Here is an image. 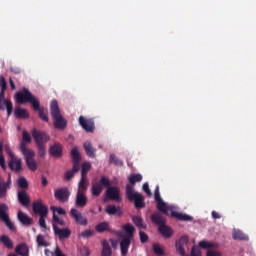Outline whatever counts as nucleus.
Returning a JSON list of instances; mask_svg holds the SVG:
<instances>
[{
    "label": "nucleus",
    "instance_id": "nucleus-1",
    "mask_svg": "<svg viewBox=\"0 0 256 256\" xmlns=\"http://www.w3.org/2000/svg\"><path fill=\"white\" fill-rule=\"evenodd\" d=\"M143 177L139 173L130 175L128 178L130 185H126V197L128 201H134V206L136 209H143L145 207V197H143L142 193H138L135 191L133 185L135 183H140Z\"/></svg>",
    "mask_w": 256,
    "mask_h": 256
},
{
    "label": "nucleus",
    "instance_id": "nucleus-2",
    "mask_svg": "<svg viewBox=\"0 0 256 256\" xmlns=\"http://www.w3.org/2000/svg\"><path fill=\"white\" fill-rule=\"evenodd\" d=\"M154 199L157 202V209L164 213V215H171L178 219L179 221H193V217L191 215H187L186 213H179V211H174L165 201H163L160 194V187L157 185L154 191Z\"/></svg>",
    "mask_w": 256,
    "mask_h": 256
},
{
    "label": "nucleus",
    "instance_id": "nucleus-3",
    "mask_svg": "<svg viewBox=\"0 0 256 256\" xmlns=\"http://www.w3.org/2000/svg\"><path fill=\"white\" fill-rule=\"evenodd\" d=\"M124 233H118V237H120V253L122 256H126L129 247L134 239L135 227L131 223H126V225L122 226Z\"/></svg>",
    "mask_w": 256,
    "mask_h": 256
},
{
    "label": "nucleus",
    "instance_id": "nucleus-4",
    "mask_svg": "<svg viewBox=\"0 0 256 256\" xmlns=\"http://www.w3.org/2000/svg\"><path fill=\"white\" fill-rule=\"evenodd\" d=\"M151 221L155 225H158V231L163 237H165L166 239H170L173 236V229L166 225V219L165 217H162L160 213H154L153 215H151Z\"/></svg>",
    "mask_w": 256,
    "mask_h": 256
},
{
    "label": "nucleus",
    "instance_id": "nucleus-5",
    "mask_svg": "<svg viewBox=\"0 0 256 256\" xmlns=\"http://www.w3.org/2000/svg\"><path fill=\"white\" fill-rule=\"evenodd\" d=\"M50 112H51V117L54 120L55 129H66L68 123L61 114L58 101L56 100L51 101Z\"/></svg>",
    "mask_w": 256,
    "mask_h": 256
},
{
    "label": "nucleus",
    "instance_id": "nucleus-6",
    "mask_svg": "<svg viewBox=\"0 0 256 256\" xmlns=\"http://www.w3.org/2000/svg\"><path fill=\"white\" fill-rule=\"evenodd\" d=\"M101 183L104 187H106L107 199H110L111 201H116L117 203H120L122 201L119 187H111V181L108 177H101Z\"/></svg>",
    "mask_w": 256,
    "mask_h": 256
},
{
    "label": "nucleus",
    "instance_id": "nucleus-7",
    "mask_svg": "<svg viewBox=\"0 0 256 256\" xmlns=\"http://www.w3.org/2000/svg\"><path fill=\"white\" fill-rule=\"evenodd\" d=\"M17 103L23 105L24 103H31L34 109H39V101L33 97L32 93L28 89H23L15 95Z\"/></svg>",
    "mask_w": 256,
    "mask_h": 256
},
{
    "label": "nucleus",
    "instance_id": "nucleus-8",
    "mask_svg": "<svg viewBox=\"0 0 256 256\" xmlns=\"http://www.w3.org/2000/svg\"><path fill=\"white\" fill-rule=\"evenodd\" d=\"M20 152L25 157V163L30 171H37L38 165L34 159L35 153L32 149H28L26 145H20Z\"/></svg>",
    "mask_w": 256,
    "mask_h": 256
},
{
    "label": "nucleus",
    "instance_id": "nucleus-9",
    "mask_svg": "<svg viewBox=\"0 0 256 256\" xmlns=\"http://www.w3.org/2000/svg\"><path fill=\"white\" fill-rule=\"evenodd\" d=\"M0 221H2L10 231H15L16 227L9 216V205H7V203H0Z\"/></svg>",
    "mask_w": 256,
    "mask_h": 256
},
{
    "label": "nucleus",
    "instance_id": "nucleus-10",
    "mask_svg": "<svg viewBox=\"0 0 256 256\" xmlns=\"http://www.w3.org/2000/svg\"><path fill=\"white\" fill-rule=\"evenodd\" d=\"M32 137L35 141L36 146L44 145L50 141V137L45 131H38L37 129H33Z\"/></svg>",
    "mask_w": 256,
    "mask_h": 256
},
{
    "label": "nucleus",
    "instance_id": "nucleus-11",
    "mask_svg": "<svg viewBox=\"0 0 256 256\" xmlns=\"http://www.w3.org/2000/svg\"><path fill=\"white\" fill-rule=\"evenodd\" d=\"M70 195L71 193L68 187H60L54 192L55 199H57V201H60L61 203H67L69 201Z\"/></svg>",
    "mask_w": 256,
    "mask_h": 256
},
{
    "label": "nucleus",
    "instance_id": "nucleus-12",
    "mask_svg": "<svg viewBox=\"0 0 256 256\" xmlns=\"http://www.w3.org/2000/svg\"><path fill=\"white\" fill-rule=\"evenodd\" d=\"M9 155L11 157V160L8 163L9 168L11 171H14V173H21V171H23L21 159H15V155L12 151H9Z\"/></svg>",
    "mask_w": 256,
    "mask_h": 256
},
{
    "label": "nucleus",
    "instance_id": "nucleus-13",
    "mask_svg": "<svg viewBox=\"0 0 256 256\" xmlns=\"http://www.w3.org/2000/svg\"><path fill=\"white\" fill-rule=\"evenodd\" d=\"M79 124L87 133H94L96 129L94 119H86L85 117L81 116L79 117Z\"/></svg>",
    "mask_w": 256,
    "mask_h": 256
},
{
    "label": "nucleus",
    "instance_id": "nucleus-14",
    "mask_svg": "<svg viewBox=\"0 0 256 256\" xmlns=\"http://www.w3.org/2000/svg\"><path fill=\"white\" fill-rule=\"evenodd\" d=\"M70 215L71 217H73V219H75L77 225H82L83 227H86L88 225L87 217H85L83 213L78 211V209H71Z\"/></svg>",
    "mask_w": 256,
    "mask_h": 256
},
{
    "label": "nucleus",
    "instance_id": "nucleus-15",
    "mask_svg": "<svg viewBox=\"0 0 256 256\" xmlns=\"http://www.w3.org/2000/svg\"><path fill=\"white\" fill-rule=\"evenodd\" d=\"M71 155H72V164H73V169L75 174V173H78V171H80V163L82 160L78 147H73L71 151Z\"/></svg>",
    "mask_w": 256,
    "mask_h": 256
},
{
    "label": "nucleus",
    "instance_id": "nucleus-16",
    "mask_svg": "<svg viewBox=\"0 0 256 256\" xmlns=\"http://www.w3.org/2000/svg\"><path fill=\"white\" fill-rule=\"evenodd\" d=\"M88 203L87 195L81 191L80 184L78 185V191L75 199V207L84 209Z\"/></svg>",
    "mask_w": 256,
    "mask_h": 256
},
{
    "label": "nucleus",
    "instance_id": "nucleus-17",
    "mask_svg": "<svg viewBox=\"0 0 256 256\" xmlns=\"http://www.w3.org/2000/svg\"><path fill=\"white\" fill-rule=\"evenodd\" d=\"M188 243H189V237H187V236L180 237V239H178V241H176L175 247L181 256L186 255L185 245H188Z\"/></svg>",
    "mask_w": 256,
    "mask_h": 256
},
{
    "label": "nucleus",
    "instance_id": "nucleus-18",
    "mask_svg": "<svg viewBox=\"0 0 256 256\" xmlns=\"http://www.w3.org/2000/svg\"><path fill=\"white\" fill-rule=\"evenodd\" d=\"M17 218L18 221H20V223L24 225V227H30L31 225H33L32 217H29V215H27V213H24L23 211H18Z\"/></svg>",
    "mask_w": 256,
    "mask_h": 256
},
{
    "label": "nucleus",
    "instance_id": "nucleus-19",
    "mask_svg": "<svg viewBox=\"0 0 256 256\" xmlns=\"http://www.w3.org/2000/svg\"><path fill=\"white\" fill-rule=\"evenodd\" d=\"M49 154L52 157H57L60 158L63 156V147L61 143H54L53 145L50 146L49 148Z\"/></svg>",
    "mask_w": 256,
    "mask_h": 256
},
{
    "label": "nucleus",
    "instance_id": "nucleus-20",
    "mask_svg": "<svg viewBox=\"0 0 256 256\" xmlns=\"http://www.w3.org/2000/svg\"><path fill=\"white\" fill-rule=\"evenodd\" d=\"M55 235H58L59 239H69L71 231L69 228L60 229L57 225H53Z\"/></svg>",
    "mask_w": 256,
    "mask_h": 256
},
{
    "label": "nucleus",
    "instance_id": "nucleus-21",
    "mask_svg": "<svg viewBox=\"0 0 256 256\" xmlns=\"http://www.w3.org/2000/svg\"><path fill=\"white\" fill-rule=\"evenodd\" d=\"M11 187V178L5 183V181H0V199H5L7 193Z\"/></svg>",
    "mask_w": 256,
    "mask_h": 256
},
{
    "label": "nucleus",
    "instance_id": "nucleus-22",
    "mask_svg": "<svg viewBox=\"0 0 256 256\" xmlns=\"http://www.w3.org/2000/svg\"><path fill=\"white\" fill-rule=\"evenodd\" d=\"M18 201L23 207H28V205H30V197L25 190L18 191Z\"/></svg>",
    "mask_w": 256,
    "mask_h": 256
},
{
    "label": "nucleus",
    "instance_id": "nucleus-23",
    "mask_svg": "<svg viewBox=\"0 0 256 256\" xmlns=\"http://www.w3.org/2000/svg\"><path fill=\"white\" fill-rule=\"evenodd\" d=\"M102 178L100 179V181L98 183H93L92 187H91V193L93 197H99V195H101L102 191H103V183H101Z\"/></svg>",
    "mask_w": 256,
    "mask_h": 256
},
{
    "label": "nucleus",
    "instance_id": "nucleus-24",
    "mask_svg": "<svg viewBox=\"0 0 256 256\" xmlns=\"http://www.w3.org/2000/svg\"><path fill=\"white\" fill-rule=\"evenodd\" d=\"M15 255L29 256V247L26 243H20L15 248Z\"/></svg>",
    "mask_w": 256,
    "mask_h": 256
},
{
    "label": "nucleus",
    "instance_id": "nucleus-25",
    "mask_svg": "<svg viewBox=\"0 0 256 256\" xmlns=\"http://www.w3.org/2000/svg\"><path fill=\"white\" fill-rule=\"evenodd\" d=\"M84 149L85 153L88 157L91 159H94L96 157V149L93 147L92 143L90 141H86L84 143Z\"/></svg>",
    "mask_w": 256,
    "mask_h": 256
},
{
    "label": "nucleus",
    "instance_id": "nucleus-26",
    "mask_svg": "<svg viewBox=\"0 0 256 256\" xmlns=\"http://www.w3.org/2000/svg\"><path fill=\"white\" fill-rule=\"evenodd\" d=\"M232 237H233V239L238 240V241H249L248 235L243 233V231H241L240 229H234V231L232 233Z\"/></svg>",
    "mask_w": 256,
    "mask_h": 256
},
{
    "label": "nucleus",
    "instance_id": "nucleus-27",
    "mask_svg": "<svg viewBox=\"0 0 256 256\" xmlns=\"http://www.w3.org/2000/svg\"><path fill=\"white\" fill-rule=\"evenodd\" d=\"M79 187L83 195H86V191L88 190V187H89V181L86 180L83 170H81V179L79 181Z\"/></svg>",
    "mask_w": 256,
    "mask_h": 256
},
{
    "label": "nucleus",
    "instance_id": "nucleus-28",
    "mask_svg": "<svg viewBox=\"0 0 256 256\" xmlns=\"http://www.w3.org/2000/svg\"><path fill=\"white\" fill-rule=\"evenodd\" d=\"M33 207V212L36 215H39L40 217H42V214L44 212L45 209V205H43L42 201H35L32 205Z\"/></svg>",
    "mask_w": 256,
    "mask_h": 256
},
{
    "label": "nucleus",
    "instance_id": "nucleus-29",
    "mask_svg": "<svg viewBox=\"0 0 256 256\" xmlns=\"http://www.w3.org/2000/svg\"><path fill=\"white\" fill-rule=\"evenodd\" d=\"M15 117L18 119H29V113L26 109H22L21 107H17L14 111Z\"/></svg>",
    "mask_w": 256,
    "mask_h": 256
},
{
    "label": "nucleus",
    "instance_id": "nucleus-30",
    "mask_svg": "<svg viewBox=\"0 0 256 256\" xmlns=\"http://www.w3.org/2000/svg\"><path fill=\"white\" fill-rule=\"evenodd\" d=\"M106 213H108V215H123L121 207H116V205H108V207H106Z\"/></svg>",
    "mask_w": 256,
    "mask_h": 256
},
{
    "label": "nucleus",
    "instance_id": "nucleus-31",
    "mask_svg": "<svg viewBox=\"0 0 256 256\" xmlns=\"http://www.w3.org/2000/svg\"><path fill=\"white\" fill-rule=\"evenodd\" d=\"M49 209L48 207L45 205L44 209H43V213L41 215V217L39 218V226L42 229H48L47 225H46V217L48 215Z\"/></svg>",
    "mask_w": 256,
    "mask_h": 256
},
{
    "label": "nucleus",
    "instance_id": "nucleus-32",
    "mask_svg": "<svg viewBox=\"0 0 256 256\" xmlns=\"http://www.w3.org/2000/svg\"><path fill=\"white\" fill-rule=\"evenodd\" d=\"M0 242L7 247V249H13L14 243L8 235H1L0 236Z\"/></svg>",
    "mask_w": 256,
    "mask_h": 256
},
{
    "label": "nucleus",
    "instance_id": "nucleus-33",
    "mask_svg": "<svg viewBox=\"0 0 256 256\" xmlns=\"http://www.w3.org/2000/svg\"><path fill=\"white\" fill-rule=\"evenodd\" d=\"M102 256H112V248L107 240L102 241Z\"/></svg>",
    "mask_w": 256,
    "mask_h": 256
},
{
    "label": "nucleus",
    "instance_id": "nucleus-34",
    "mask_svg": "<svg viewBox=\"0 0 256 256\" xmlns=\"http://www.w3.org/2000/svg\"><path fill=\"white\" fill-rule=\"evenodd\" d=\"M95 229L98 233H104V231H110V224L107 221H103L102 223H98Z\"/></svg>",
    "mask_w": 256,
    "mask_h": 256
},
{
    "label": "nucleus",
    "instance_id": "nucleus-35",
    "mask_svg": "<svg viewBox=\"0 0 256 256\" xmlns=\"http://www.w3.org/2000/svg\"><path fill=\"white\" fill-rule=\"evenodd\" d=\"M132 222L140 229H147V225H145L142 217H139V215L132 217Z\"/></svg>",
    "mask_w": 256,
    "mask_h": 256
},
{
    "label": "nucleus",
    "instance_id": "nucleus-36",
    "mask_svg": "<svg viewBox=\"0 0 256 256\" xmlns=\"http://www.w3.org/2000/svg\"><path fill=\"white\" fill-rule=\"evenodd\" d=\"M39 103V101H38ZM35 111H39V117L40 119H42L43 121H45L46 123L49 122V116H48V111L47 109L44 108H40V103H39V109H35Z\"/></svg>",
    "mask_w": 256,
    "mask_h": 256
},
{
    "label": "nucleus",
    "instance_id": "nucleus-37",
    "mask_svg": "<svg viewBox=\"0 0 256 256\" xmlns=\"http://www.w3.org/2000/svg\"><path fill=\"white\" fill-rule=\"evenodd\" d=\"M91 167H92V165L89 161L84 162L83 165H82L81 170L83 172V175H84L86 181H89L88 172L91 171Z\"/></svg>",
    "mask_w": 256,
    "mask_h": 256
},
{
    "label": "nucleus",
    "instance_id": "nucleus-38",
    "mask_svg": "<svg viewBox=\"0 0 256 256\" xmlns=\"http://www.w3.org/2000/svg\"><path fill=\"white\" fill-rule=\"evenodd\" d=\"M17 183L20 189H22V191H25V189H28L29 187V183L27 179H25V177H19Z\"/></svg>",
    "mask_w": 256,
    "mask_h": 256
},
{
    "label": "nucleus",
    "instance_id": "nucleus-39",
    "mask_svg": "<svg viewBox=\"0 0 256 256\" xmlns=\"http://www.w3.org/2000/svg\"><path fill=\"white\" fill-rule=\"evenodd\" d=\"M32 139H31V135H29L28 131H23L22 133V143H20V145H25L26 147V143H31Z\"/></svg>",
    "mask_w": 256,
    "mask_h": 256
},
{
    "label": "nucleus",
    "instance_id": "nucleus-40",
    "mask_svg": "<svg viewBox=\"0 0 256 256\" xmlns=\"http://www.w3.org/2000/svg\"><path fill=\"white\" fill-rule=\"evenodd\" d=\"M37 244L39 247H48V243L45 241L44 235H37Z\"/></svg>",
    "mask_w": 256,
    "mask_h": 256
},
{
    "label": "nucleus",
    "instance_id": "nucleus-41",
    "mask_svg": "<svg viewBox=\"0 0 256 256\" xmlns=\"http://www.w3.org/2000/svg\"><path fill=\"white\" fill-rule=\"evenodd\" d=\"M110 163H114V165H117L120 167L123 165V161H121V159H118V157H116V155L114 154L110 155Z\"/></svg>",
    "mask_w": 256,
    "mask_h": 256
},
{
    "label": "nucleus",
    "instance_id": "nucleus-42",
    "mask_svg": "<svg viewBox=\"0 0 256 256\" xmlns=\"http://www.w3.org/2000/svg\"><path fill=\"white\" fill-rule=\"evenodd\" d=\"M153 252L155 253V255H164V251L159 243H154Z\"/></svg>",
    "mask_w": 256,
    "mask_h": 256
},
{
    "label": "nucleus",
    "instance_id": "nucleus-43",
    "mask_svg": "<svg viewBox=\"0 0 256 256\" xmlns=\"http://www.w3.org/2000/svg\"><path fill=\"white\" fill-rule=\"evenodd\" d=\"M37 151H38L39 157H45L46 153H47L45 144H43V145L39 144L37 146Z\"/></svg>",
    "mask_w": 256,
    "mask_h": 256
},
{
    "label": "nucleus",
    "instance_id": "nucleus-44",
    "mask_svg": "<svg viewBox=\"0 0 256 256\" xmlns=\"http://www.w3.org/2000/svg\"><path fill=\"white\" fill-rule=\"evenodd\" d=\"M61 225L64 226L65 225V221H63V219H60V217H58V215H56L55 211L53 212V225Z\"/></svg>",
    "mask_w": 256,
    "mask_h": 256
},
{
    "label": "nucleus",
    "instance_id": "nucleus-45",
    "mask_svg": "<svg viewBox=\"0 0 256 256\" xmlns=\"http://www.w3.org/2000/svg\"><path fill=\"white\" fill-rule=\"evenodd\" d=\"M94 231L92 229H85V231H82L81 237L84 239H89V237H93Z\"/></svg>",
    "mask_w": 256,
    "mask_h": 256
},
{
    "label": "nucleus",
    "instance_id": "nucleus-46",
    "mask_svg": "<svg viewBox=\"0 0 256 256\" xmlns=\"http://www.w3.org/2000/svg\"><path fill=\"white\" fill-rule=\"evenodd\" d=\"M199 247H201L202 249H211L212 247H214V245L210 241H200Z\"/></svg>",
    "mask_w": 256,
    "mask_h": 256
},
{
    "label": "nucleus",
    "instance_id": "nucleus-47",
    "mask_svg": "<svg viewBox=\"0 0 256 256\" xmlns=\"http://www.w3.org/2000/svg\"><path fill=\"white\" fill-rule=\"evenodd\" d=\"M139 235L141 243H147L149 241V235H147V233H145L144 231H140Z\"/></svg>",
    "mask_w": 256,
    "mask_h": 256
},
{
    "label": "nucleus",
    "instance_id": "nucleus-48",
    "mask_svg": "<svg viewBox=\"0 0 256 256\" xmlns=\"http://www.w3.org/2000/svg\"><path fill=\"white\" fill-rule=\"evenodd\" d=\"M74 175H75V172H74V167H73L71 171H66L65 179L67 181H71V179H73Z\"/></svg>",
    "mask_w": 256,
    "mask_h": 256
},
{
    "label": "nucleus",
    "instance_id": "nucleus-49",
    "mask_svg": "<svg viewBox=\"0 0 256 256\" xmlns=\"http://www.w3.org/2000/svg\"><path fill=\"white\" fill-rule=\"evenodd\" d=\"M0 167H2L4 171L7 169V165H6L5 157L3 153L0 154Z\"/></svg>",
    "mask_w": 256,
    "mask_h": 256
},
{
    "label": "nucleus",
    "instance_id": "nucleus-50",
    "mask_svg": "<svg viewBox=\"0 0 256 256\" xmlns=\"http://www.w3.org/2000/svg\"><path fill=\"white\" fill-rule=\"evenodd\" d=\"M191 255L192 256H202V253H201L200 249H197V247H192Z\"/></svg>",
    "mask_w": 256,
    "mask_h": 256
},
{
    "label": "nucleus",
    "instance_id": "nucleus-51",
    "mask_svg": "<svg viewBox=\"0 0 256 256\" xmlns=\"http://www.w3.org/2000/svg\"><path fill=\"white\" fill-rule=\"evenodd\" d=\"M10 71L15 75H19L21 73V68H19V66H10Z\"/></svg>",
    "mask_w": 256,
    "mask_h": 256
},
{
    "label": "nucleus",
    "instance_id": "nucleus-52",
    "mask_svg": "<svg viewBox=\"0 0 256 256\" xmlns=\"http://www.w3.org/2000/svg\"><path fill=\"white\" fill-rule=\"evenodd\" d=\"M143 191L147 194V195H152L151 191H150V187H149V183H144V185L142 186Z\"/></svg>",
    "mask_w": 256,
    "mask_h": 256
},
{
    "label": "nucleus",
    "instance_id": "nucleus-53",
    "mask_svg": "<svg viewBox=\"0 0 256 256\" xmlns=\"http://www.w3.org/2000/svg\"><path fill=\"white\" fill-rule=\"evenodd\" d=\"M56 211L58 215H66V211L63 209V207H57Z\"/></svg>",
    "mask_w": 256,
    "mask_h": 256
},
{
    "label": "nucleus",
    "instance_id": "nucleus-54",
    "mask_svg": "<svg viewBox=\"0 0 256 256\" xmlns=\"http://www.w3.org/2000/svg\"><path fill=\"white\" fill-rule=\"evenodd\" d=\"M212 217L213 219H221L222 216L217 211H212Z\"/></svg>",
    "mask_w": 256,
    "mask_h": 256
},
{
    "label": "nucleus",
    "instance_id": "nucleus-55",
    "mask_svg": "<svg viewBox=\"0 0 256 256\" xmlns=\"http://www.w3.org/2000/svg\"><path fill=\"white\" fill-rule=\"evenodd\" d=\"M55 255H56V256H66V255H64V253H62L60 247H56V249H55Z\"/></svg>",
    "mask_w": 256,
    "mask_h": 256
},
{
    "label": "nucleus",
    "instance_id": "nucleus-56",
    "mask_svg": "<svg viewBox=\"0 0 256 256\" xmlns=\"http://www.w3.org/2000/svg\"><path fill=\"white\" fill-rule=\"evenodd\" d=\"M207 256H221V253H218L217 251H208Z\"/></svg>",
    "mask_w": 256,
    "mask_h": 256
},
{
    "label": "nucleus",
    "instance_id": "nucleus-57",
    "mask_svg": "<svg viewBox=\"0 0 256 256\" xmlns=\"http://www.w3.org/2000/svg\"><path fill=\"white\" fill-rule=\"evenodd\" d=\"M42 185L44 187H47V185H48V179L44 175L42 176Z\"/></svg>",
    "mask_w": 256,
    "mask_h": 256
},
{
    "label": "nucleus",
    "instance_id": "nucleus-58",
    "mask_svg": "<svg viewBox=\"0 0 256 256\" xmlns=\"http://www.w3.org/2000/svg\"><path fill=\"white\" fill-rule=\"evenodd\" d=\"M12 91H15L16 85L12 78L9 79Z\"/></svg>",
    "mask_w": 256,
    "mask_h": 256
},
{
    "label": "nucleus",
    "instance_id": "nucleus-59",
    "mask_svg": "<svg viewBox=\"0 0 256 256\" xmlns=\"http://www.w3.org/2000/svg\"><path fill=\"white\" fill-rule=\"evenodd\" d=\"M111 243H112V247H115L116 243H115L114 239H111Z\"/></svg>",
    "mask_w": 256,
    "mask_h": 256
},
{
    "label": "nucleus",
    "instance_id": "nucleus-60",
    "mask_svg": "<svg viewBox=\"0 0 256 256\" xmlns=\"http://www.w3.org/2000/svg\"><path fill=\"white\" fill-rule=\"evenodd\" d=\"M3 153V147L0 145V155Z\"/></svg>",
    "mask_w": 256,
    "mask_h": 256
},
{
    "label": "nucleus",
    "instance_id": "nucleus-61",
    "mask_svg": "<svg viewBox=\"0 0 256 256\" xmlns=\"http://www.w3.org/2000/svg\"><path fill=\"white\" fill-rule=\"evenodd\" d=\"M8 256H17L15 253L9 254Z\"/></svg>",
    "mask_w": 256,
    "mask_h": 256
}]
</instances>
